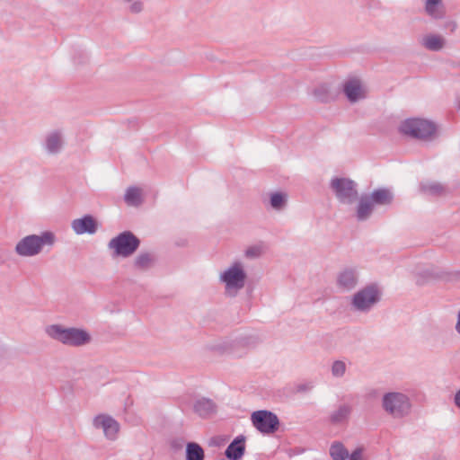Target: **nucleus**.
Returning a JSON list of instances; mask_svg holds the SVG:
<instances>
[{
	"mask_svg": "<svg viewBox=\"0 0 460 460\" xmlns=\"http://www.w3.org/2000/svg\"><path fill=\"white\" fill-rule=\"evenodd\" d=\"M399 131L413 138L428 139L435 134L436 126L428 119L411 118L402 121Z\"/></svg>",
	"mask_w": 460,
	"mask_h": 460,
	"instance_id": "1",
	"label": "nucleus"
},
{
	"mask_svg": "<svg viewBox=\"0 0 460 460\" xmlns=\"http://www.w3.org/2000/svg\"><path fill=\"white\" fill-rule=\"evenodd\" d=\"M55 237L50 232H45L41 235H28L22 239L16 245V252L22 256H33L38 254L44 245H52Z\"/></svg>",
	"mask_w": 460,
	"mask_h": 460,
	"instance_id": "2",
	"label": "nucleus"
},
{
	"mask_svg": "<svg viewBox=\"0 0 460 460\" xmlns=\"http://www.w3.org/2000/svg\"><path fill=\"white\" fill-rule=\"evenodd\" d=\"M47 332L50 337L72 346L84 345L90 341V335L79 329H63L58 325H52L48 328Z\"/></svg>",
	"mask_w": 460,
	"mask_h": 460,
	"instance_id": "3",
	"label": "nucleus"
},
{
	"mask_svg": "<svg viewBox=\"0 0 460 460\" xmlns=\"http://www.w3.org/2000/svg\"><path fill=\"white\" fill-rule=\"evenodd\" d=\"M139 241L129 232L120 234L110 242V247L114 250L116 255L128 257L138 247Z\"/></svg>",
	"mask_w": 460,
	"mask_h": 460,
	"instance_id": "4",
	"label": "nucleus"
},
{
	"mask_svg": "<svg viewBox=\"0 0 460 460\" xmlns=\"http://www.w3.org/2000/svg\"><path fill=\"white\" fill-rule=\"evenodd\" d=\"M383 406L386 411L394 416H402L409 410L410 404L405 395L399 393H391L385 395Z\"/></svg>",
	"mask_w": 460,
	"mask_h": 460,
	"instance_id": "5",
	"label": "nucleus"
},
{
	"mask_svg": "<svg viewBox=\"0 0 460 460\" xmlns=\"http://www.w3.org/2000/svg\"><path fill=\"white\" fill-rule=\"evenodd\" d=\"M254 427L261 433H272L278 429L279 420L275 414L268 411H257L252 414Z\"/></svg>",
	"mask_w": 460,
	"mask_h": 460,
	"instance_id": "6",
	"label": "nucleus"
},
{
	"mask_svg": "<svg viewBox=\"0 0 460 460\" xmlns=\"http://www.w3.org/2000/svg\"><path fill=\"white\" fill-rule=\"evenodd\" d=\"M222 279L226 283L228 291L231 289L237 290L243 287L245 274L240 265L235 264L224 273Z\"/></svg>",
	"mask_w": 460,
	"mask_h": 460,
	"instance_id": "7",
	"label": "nucleus"
},
{
	"mask_svg": "<svg viewBox=\"0 0 460 460\" xmlns=\"http://www.w3.org/2000/svg\"><path fill=\"white\" fill-rule=\"evenodd\" d=\"M378 300V292L374 287L367 288L357 293L353 299L356 308L365 310Z\"/></svg>",
	"mask_w": 460,
	"mask_h": 460,
	"instance_id": "8",
	"label": "nucleus"
},
{
	"mask_svg": "<svg viewBox=\"0 0 460 460\" xmlns=\"http://www.w3.org/2000/svg\"><path fill=\"white\" fill-rule=\"evenodd\" d=\"M332 187L341 200L349 199L357 194L353 182L347 179L332 180Z\"/></svg>",
	"mask_w": 460,
	"mask_h": 460,
	"instance_id": "9",
	"label": "nucleus"
},
{
	"mask_svg": "<svg viewBox=\"0 0 460 460\" xmlns=\"http://www.w3.org/2000/svg\"><path fill=\"white\" fill-rule=\"evenodd\" d=\"M94 425L97 428H102L105 436L109 438H114L119 429V423L107 415L97 416L94 419Z\"/></svg>",
	"mask_w": 460,
	"mask_h": 460,
	"instance_id": "10",
	"label": "nucleus"
},
{
	"mask_svg": "<svg viewBox=\"0 0 460 460\" xmlns=\"http://www.w3.org/2000/svg\"><path fill=\"white\" fill-rule=\"evenodd\" d=\"M72 227L77 234H93L97 228V222L91 216H85L82 218L75 219L72 222Z\"/></svg>",
	"mask_w": 460,
	"mask_h": 460,
	"instance_id": "11",
	"label": "nucleus"
},
{
	"mask_svg": "<svg viewBox=\"0 0 460 460\" xmlns=\"http://www.w3.org/2000/svg\"><path fill=\"white\" fill-rule=\"evenodd\" d=\"M345 93L350 102H357L365 97V90L359 81L353 79L346 83L344 86Z\"/></svg>",
	"mask_w": 460,
	"mask_h": 460,
	"instance_id": "12",
	"label": "nucleus"
},
{
	"mask_svg": "<svg viewBox=\"0 0 460 460\" xmlns=\"http://www.w3.org/2000/svg\"><path fill=\"white\" fill-rule=\"evenodd\" d=\"M244 452V440L235 439L226 448V455L229 459L237 460Z\"/></svg>",
	"mask_w": 460,
	"mask_h": 460,
	"instance_id": "13",
	"label": "nucleus"
},
{
	"mask_svg": "<svg viewBox=\"0 0 460 460\" xmlns=\"http://www.w3.org/2000/svg\"><path fill=\"white\" fill-rule=\"evenodd\" d=\"M125 200L130 206H137L142 201V191L138 188H128L125 194Z\"/></svg>",
	"mask_w": 460,
	"mask_h": 460,
	"instance_id": "14",
	"label": "nucleus"
},
{
	"mask_svg": "<svg viewBox=\"0 0 460 460\" xmlns=\"http://www.w3.org/2000/svg\"><path fill=\"white\" fill-rule=\"evenodd\" d=\"M187 460H203L204 451L202 447L196 443H189L186 449Z\"/></svg>",
	"mask_w": 460,
	"mask_h": 460,
	"instance_id": "15",
	"label": "nucleus"
},
{
	"mask_svg": "<svg viewBox=\"0 0 460 460\" xmlns=\"http://www.w3.org/2000/svg\"><path fill=\"white\" fill-rule=\"evenodd\" d=\"M372 207L370 198H362L358 208V218L360 220L367 218L372 211Z\"/></svg>",
	"mask_w": 460,
	"mask_h": 460,
	"instance_id": "16",
	"label": "nucleus"
},
{
	"mask_svg": "<svg viewBox=\"0 0 460 460\" xmlns=\"http://www.w3.org/2000/svg\"><path fill=\"white\" fill-rule=\"evenodd\" d=\"M370 200L377 204L385 205L391 202L392 195L386 190H378L372 193Z\"/></svg>",
	"mask_w": 460,
	"mask_h": 460,
	"instance_id": "17",
	"label": "nucleus"
},
{
	"mask_svg": "<svg viewBox=\"0 0 460 460\" xmlns=\"http://www.w3.org/2000/svg\"><path fill=\"white\" fill-rule=\"evenodd\" d=\"M423 45L430 50H438L442 49L444 41L443 39L438 36L430 35L423 39Z\"/></svg>",
	"mask_w": 460,
	"mask_h": 460,
	"instance_id": "18",
	"label": "nucleus"
},
{
	"mask_svg": "<svg viewBox=\"0 0 460 460\" xmlns=\"http://www.w3.org/2000/svg\"><path fill=\"white\" fill-rule=\"evenodd\" d=\"M339 284L345 288H351L356 284L354 273L350 270L343 271L339 277Z\"/></svg>",
	"mask_w": 460,
	"mask_h": 460,
	"instance_id": "19",
	"label": "nucleus"
},
{
	"mask_svg": "<svg viewBox=\"0 0 460 460\" xmlns=\"http://www.w3.org/2000/svg\"><path fill=\"white\" fill-rule=\"evenodd\" d=\"M330 454L333 460H344L348 457V451L341 444H333L330 448Z\"/></svg>",
	"mask_w": 460,
	"mask_h": 460,
	"instance_id": "20",
	"label": "nucleus"
},
{
	"mask_svg": "<svg viewBox=\"0 0 460 460\" xmlns=\"http://www.w3.org/2000/svg\"><path fill=\"white\" fill-rule=\"evenodd\" d=\"M440 2L441 0H426L427 13L433 17L440 16V13L438 11Z\"/></svg>",
	"mask_w": 460,
	"mask_h": 460,
	"instance_id": "21",
	"label": "nucleus"
},
{
	"mask_svg": "<svg viewBox=\"0 0 460 460\" xmlns=\"http://www.w3.org/2000/svg\"><path fill=\"white\" fill-rule=\"evenodd\" d=\"M61 141L58 135H52L49 137L47 146L50 152H56L60 147Z\"/></svg>",
	"mask_w": 460,
	"mask_h": 460,
	"instance_id": "22",
	"label": "nucleus"
},
{
	"mask_svg": "<svg viewBox=\"0 0 460 460\" xmlns=\"http://www.w3.org/2000/svg\"><path fill=\"white\" fill-rule=\"evenodd\" d=\"M286 197L281 193H274L271 195L270 204L274 208H280L285 203Z\"/></svg>",
	"mask_w": 460,
	"mask_h": 460,
	"instance_id": "23",
	"label": "nucleus"
},
{
	"mask_svg": "<svg viewBox=\"0 0 460 460\" xmlns=\"http://www.w3.org/2000/svg\"><path fill=\"white\" fill-rule=\"evenodd\" d=\"M152 258L149 254H141L136 259V265L139 268H146L150 265Z\"/></svg>",
	"mask_w": 460,
	"mask_h": 460,
	"instance_id": "24",
	"label": "nucleus"
},
{
	"mask_svg": "<svg viewBox=\"0 0 460 460\" xmlns=\"http://www.w3.org/2000/svg\"><path fill=\"white\" fill-rule=\"evenodd\" d=\"M345 372V364L342 361H336L332 365V374L341 376Z\"/></svg>",
	"mask_w": 460,
	"mask_h": 460,
	"instance_id": "25",
	"label": "nucleus"
},
{
	"mask_svg": "<svg viewBox=\"0 0 460 460\" xmlns=\"http://www.w3.org/2000/svg\"><path fill=\"white\" fill-rule=\"evenodd\" d=\"M349 409L346 407L341 408L339 411L333 415V420L338 421L341 420L342 418H345L349 414Z\"/></svg>",
	"mask_w": 460,
	"mask_h": 460,
	"instance_id": "26",
	"label": "nucleus"
},
{
	"mask_svg": "<svg viewBox=\"0 0 460 460\" xmlns=\"http://www.w3.org/2000/svg\"><path fill=\"white\" fill-rule=\"evenodd\" d=\"M261 252V247H252L246 251V255L249 257H254L260 255Z\"/></svg>",
	"mask_w": 460,
	"mask_h": 460,
	"instance_id": "27",
	"label": "nucleus"
},
{
	"mask_svg": "<svg viewBox=\"0 0 460 460\" xmlns=\"http://www.w3.org/2000/svg\"><path fill=\"white\" fill-rule=\"evenodd\" d=\"M361 458H362L361 450L354 451L349 456V460H361Z\"/></svg>",
	"mask_w": 460,
	"mask_h": 460,
	"instance_id": "28",
	"label": "nucleus"
},
{
	"mask_svg": "<svg viewBox=\"0 0 460 460\" xmlns=\"http://www.w3.org/2000/svg\"><path fill=\"white\" fill-rule=\"evenodd\" d=\"M131 10L133 12H139L141 10V5L140 4H134L132 6H131Z\"/></svg>",
	"mask_w": 460,
	"mask_h": 460,
	"instance_id": "29",
	"label": "nucleus"
},
{
	"mask_svg": "<svg viewBox=\"0 0 460 460\" xmlns=\"http://www.w3.org/2000/svg\"><path fill=\"white\" fill-rule=\"evenodd\" d=\"M455 402L456 404L460 408V391L456 394Z\"/></svg>",
	"mask_w": 460,
	"mask_h": 460,
	"instance_id": "30",
	"label": "nucleus"
}]
</instances>
